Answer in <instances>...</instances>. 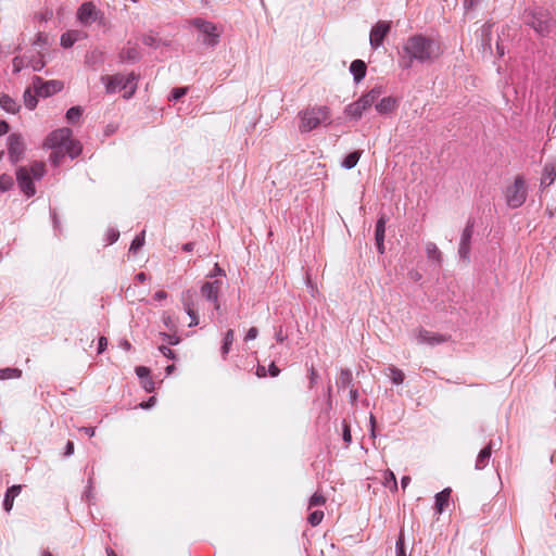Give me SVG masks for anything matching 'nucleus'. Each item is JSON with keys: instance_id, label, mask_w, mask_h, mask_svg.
<instances>
[{"instance_id": "1", "label": "nucleus", "mask_w": 556, "mask_h": 556, "mask_svg": "<svg viewBox=\"0 0 556 556\" xmlns=\"http://www.w3.org/2000/svg\"><path fill=\"white\" fill-rule=\"evenodd\" d=\"M299 130L308 132L318 126H328L331 124L330 109L326 105H315L306 108L299 113Z\"/></svg>"}, {"instance_id": "2", "label": "nucleus", "mask_w": 556, "mask_h": 556, "mask_svg": "<svg viewBox=\"0 0 556 556\" xmlns=\"http://www.w3.org/2000/svg\"><path fill=\"white\" fill-rule=\"evenodd\" d=\"M45 146L50 149L65 150L72 159L79 155L83 150L80 142L72 138V130L67 127L52 131L47 137Z\"/></svg>"}, {"instance_id": "3", "label": "nucleus", "mask_w": 556, "mask_h": 556, "mask_svg": "<svg viewBox=\"0 0 556 556\" xmlns=\"http://www.w3.org/2000/svg\"><path fill=\"white\" fill-rule=\"evenodd\" d=\"M522 21L541 36L547 35L554 25L551 12L541 7L527 9L522 15Z\"/></svg>"}, {"instance_id": "4", "label": "nucleus", "mask_w": 556, "mask_h": 556, "mask_svg": "<svg viewBox=\"0 0 556 556\" xmlns=\"http://www.w3.org/2000/svg\"><path fill=\"white\" fill-rule=\"evenodd\" d=\"M138 76L135 73L128 75L115 74L111 76H102L101 80L105 85L108 93H114L124 90L123 97L129 99L137 90Z\"/></svg>"}, {"instance_id": "5", "label": "nucleus", "mask_w": 556, "mask_h": 556, "mask_svg": "<svg viewBox=\"0 0 556 556\" xmlns=\"http://www.w3.org/2000/svg\"><path fill=\"white\" fill-rule=\"evenodd\" d=\"M382 92L383 90L381 87L372 88L367 93L363 94L357 101L349 104L344 110L345 114L353 119L361 118L363 113L380 98Z\"/></svg>"}, {"instance_id": "6", "label": "nucleus", "mask_w": 556, "mask_h": 556, "mask_svg": "<svg viewBox=\"0 0 556 556\" xmlns=\"http://www.w3.org/2000/svg\"><path fill=\"white\" fill-rule=\"evenodd\" d=\"M528 195V188L526 180L522 176H517L513 184L506 187L504 191V197L506 204L510 208H518L520 207L527 199Z\"/></svg>"}, {"instance_id": "7", "label": "nucleus", "mask_w": 556, "mask_h": 556, "mask_svg": "<svg viewBox=\"0 0 556 556\" xmlns=\"http://www.w3.org/2000/svg\"><path fill=\"white\" fill-rule=\"evenodd\" d=\"M191 24L204 36V45L214 47L218 43L220 31L217 29L215 24L202 18H194Z\"/></svg>"}, {"instance_id": "8", "label": "nucleus", "mask_w": 556, "mask_h": 556, "mask_svg": "<svg viewBox=\"0 0 556 556\" xmlns=\"http://www.w3.org/2000/svg\"><path fill=\"white\" fill-rule=\"evenodd\" d=\"M440 54L441 46L437 39L419 36V62L433 60Z\"/></svg>"}, {"instance_id": "9", "label": "nucleus", "mask_w": 556, "mask_h": 556, "mask_svg": "<svg viewBox=\"0 0 556 556\" xmlns=\"http://www.w3.org/2000/svg\"><path fill=\"white\" fill-rule=\"evenodd\" d=\"M64 85L61 80L45 81L41 77L35 76L33 79V88L36 94L40 97H50L63 89Z\"/></svg>"}, {"instance_id": "10", "label": "nucleus", "mask_w": 556, "mask_h": 556, "mask_svg": "<svg viewBox=\"0 0 556 556\" xmlns=\"http://www.w3.org/2000/svg\"><path fill=\"white\" fill-rule=\"evenodd\" d=\"M25 151V144L23 138L18 134H11L8 138V152L10 160L13 163H17L22 160Z\"/></svg>"}, {"instance_id": "11", "label": "nucleus", "mask_w": 556, "mask_h": 556, "mask_svg": "<svg viewBox=\"0 0 556 556\" xmlns=\"http://www.w3.org/2000/svg\"><path fill=\"white\" fill-rule=\"evenodd\" d=\"M391 28L390 22L379 21L370 31L369 41L374 49H377L383 42Z\"/></svg>"}, {"instance_id": "12", "label": "nucleus", "mask_w": 556, "mask_h": 556, "mask_svg": "<svg viewBox=\"0 0 556 556\" xmlns=\"http://www.w3.org/2000/svg\"><path fill=\"white\" fill-rule=\"evenodd\" d=\"M16 179L18 182V186L24 194H26L28 198L33 197L36 193L35 186L33 184V177L29 174L27 166H22L16 172Z\"/></svg>"}, {"instance_id": "13", "label": "nucleus", "mask_w": 556, "mask_h": 556, "mask_svg": "<svg viewBox=\"0 0 556 556\" xmlns=\"http://www.w3.org/2000/svg\"><path fill=\"white\" fill-rule=\"evenodd\" d=\"M222 288V281L215 280L212 282H205L201 288V294L208 301L214 303V307L219 309L220 305L218 302V293Z\"/></svg>"}, {"instance_id": "14", "label": "nucleus", "mask_w": 556, "mask_h": 556, "mask_svg": "<svg viewBox=\"0 0 556 556\" xmlns=\"http://www.w3.org/2000/svg\"><path fill=\"white\" fill-rule=\"evenodd\" d=\"M78 20L84 25H90L92 22L97 20V10L94 4L91 2H86L81 4L77 13Z\"/></svg>"}, {"instance_id": "15", "label": "nucleus", "mask_w": 556, "mask_h": 556, "mask_svg": "<svg viewBox=\"0 0 556 556\" xmlns=\"http://www.w3.org/2000/svg\"><path fill=\"white\" fill-rule=\"evenodd\" d=\"M448 340V337L438 332L431 331H419V343H425L430 346L435 344L444 343Z\"/></svg>"}, {"instance_id": "16", "label": "nucleus", "mask_w": 556, "mask_h": 556, "mask_svg": "<svg viewBox=\"0 0 556 556\" xmlns=\"http://www.w3.org/2000/svg\"><path fill=\"white\" fill-rule=\"evenodd\" d=\"M417 47L416 38L413 37L409 39V45L404 48V54L401 60V65L404 67H410L414 59L417 56L415 51Z\"/></svg>"}, {"instance_id": "17", "label": "nucleus", "mask_w": 556, "mask_h": 556, "mask_svg": "<svg viewBox=\"0 0 556 556\" xmlns=\"http://www.w3.org/2000/svg\"><path fill=\"white\" fill-rule=\"evenodd\" d=\"M21 491L22 485L20 484L12 485L7 490L3 501V508L5 511H11V509L13 508L14 500L20 495Z\"/></svg>"}, {"instance_id": "18", "label": "nucleus", "mask_w": 556, "mask_h": 556, "mask_svg": "<svg viewBox=\"0 0 556 556\" xmlns=\"http://www.w3.org/2000/svg\"><path fill=\"white\" fill-rule=\"evenodd\" d=\"M492 455V444H488L485 447H483L480 453L477 456L475 468L477 470H482L486 467V465L490 462Z\"/></svg>"}, {"instance_id": "19", "label": "nucleus", "mask_w": 556, "mask_h": 556, "mask_svg": "<svg viewBox=\"0 0 556 556\" xmlns=\"http://www.w3.org/2000/svg\"><path fill=\"white\" fill-rule=\"evenodd\" d=\"M555 178H556V162L545 164L543 173H542L541 185L544 187H548L554 182Z\"/></svg>"}, {"instance_id": "20", "label": "nucleus", "mask_w": 556, "mask_h": 556, "mask_svg": "<svg viewBox=\"0 0 556 556\" xmlns=\"http://www.w3.org/2000/svg\"><path fill=\"white\" fill-rule=\"evenodd\" d=\"M350 71L356 83H359L366 75L367 66L362 60H354L350 65Z\"/></svg>"}, {"instance_id": "21", "label": "nucleus", "mask_w": 556, "mask_h": 556, "mask_svg": "<svg viewBox=\"0 0 556 556\" xmlns=\"http://www.w3.org/2000/svg\"><path fill=\"white\" fill-rule=\"evenodd\" d=\"M396 108V100L392 97H386L376 104V110L381 114L392 112Z\"/></svg>"}, {"instance_id": "22", "label": "nucleus", "mask_w": 556, "mask_h": 556, "mask_svg": "<svg viewBox=\"0 0 556 556\" xmlns=\"http://www.w3.org/2000/svg\"><path fill=\"white\" fill-rule=\"evenodd\" d=\"M0 105L9 113H16L20 110L18 103L8 94L0 96Z\"/></svg>"}, {"instance_id": "23", "label": "nucleus", "mask_w": 556, "mask_h": 556, "mask_svg": "<svg viewBox=\"0 0 556 556\" xmlns=\"http://www.w3.org/2000/svg\"><path fill=\"white\" fill-rule=\"evenodd\" d=\"M80 38H81V33L79 30H70L62 35L61 45L64 48H70Z\"/></svg>"}, {"instance_id": "24", "label": "nucleus", "mask_w": 556, "mask_h": 556, "mask_svg": "<svg viewBox=\"0 0 556 556\" xmlns=\"http://www.w3.org/2000/svg\"><path fill=\"white\" fill-rule=\"evenodd\" d=\"M352 371L350 369H341L337 380V384L339 388L346 389L352 387Z\"/></svg>"}, {"instance_id": "25", "label": "nucleus", "mask_w": 556, "mask_h": 556, "mask_svg": "<svg viewBox=\"0 0 556 556\" xmlns=\"http://www.w3.org/2000/svg\"><path fill=\"white\" fill-rule=\"evenodd\" d=\"M361 155H362V151H359V150L348 154L342 162V166L346 169L353 168L359 161Z\"/></svg>"}, {"instance_id": "26", "label": "nucleus", "mask_w": 556, "mask_h": 556, "mask_svg": "<svg viewBox=\"0 0 556 556\" xmlns=\"http://www.w3.org/2000/svg\"><path fill=\"white\" fill-rule=\"evenodd\" d=\"M29 174L34 179H40L46 173V166L42 162H34L28 167Z\"/></svg>"}, {"instance_id": "27", "label": "nucleus", "mask_w": 556, "mask_h": 556, "mask_svg": "<svg viewBox=\"0 0 556 556\" xmlns=\"http://www.w3.org/2000/svg\"><path fill=\"white\" fill-rule=\"evenodd\" d=\"M384 232H386V218H384V216H381L376 224V230H375L376 243H383Z\"/></svg>"}, {"instance_id": "28", "label": "nucleus", "mask_w": 556, "mask_h": 556, "mask_svg": "<svg viewBox=\"0 0 556 556\" xmlns=\"http://www.w3.org/2000/svg\"><path fill=\"white\" fill-rule=\"evenodd\" d=\"M450 492L451 491L448 489H446L437 495L435 507H437L438 513H442L444 507L447 505Z\"/></svg>"}, {"instance_id": "29", "label": "nucleus", "mask_w": 556, "mask_h": 556, "mask_svg": "<svg viewBox=\"0 0 556 556\" xmlns=\"http://www.w3.org/2000/svg\"><path fill=\"white\" fill-rule=\"evenodd\" d=\"M235 340V331L233 329H228L225 333L224 343L222 345V354L225 357L230 351V346Z\"/></svg>"}, {"instance_id": "30", "label": "nucleus", "mask_w": 556, "mask_h": 556, "mask_svg": "<svg viewBox=\"0 0 556 556\" xmlns=\"http://www.w3.org/2000/svg\"><path fill=\"white\" fill-rule=\"evenodd\" d=\"M22 370L18 368H3L0 369V380L20 378Z\"/></svg>"}, {"instance_id": "31", "label": "nucleus", "mask_w": 556, "mask_h": 556, "mask_svg": "<svg viewBox=\"0 0 556 556\" xmlns=\"http://www.w3.org/2000/svg\"><path fill=\"white\" fill-rule=\"evenodd\" d=\"M327 502V498L324 494L319 492H315L309 501H308V509H312L313 507L323 506Z\"/></svg>"}, {"instance_id": "32", "label": "nucleus", "mask_w": 556, "mask_h": 556, "mask_svg": "<svg viewBox=\"0 0 556 556\" xmlns=\"http://www.w3.org/2000/svg\"><path fill=\"white\" fill-rule=\"evenodd\" d=\"M388 376L391 378L393 383L401 384L404 381V372L396 368V367H390Z\"/></svg>"}, {"instance_id": "33", "label": "nucleus", "mask_w": 556, "mask_h": 556, "mask_svg": "<svg viewBox=\"0 0 556 556\" xmlns=\"http://www.w3.org/2000/svg\"><path fill=\"white\" fill-rule=\"evenodd\" d=\"M83 110L80 106H73L66 112V119L68 123H76L80 118Z\"/></svg>"}, {"instance_id": "34", "label": "nucleus", "mask_w": 556, "mask_h": 556, "mask_svg": "<svg viewBox=\"0 0 556 556\" xmlns=\"http://www.w3.org/2000/svg\"><path fill=\"white\" fill-rule=\"evenodd\" d=\"M37 96L38 94H34L31 93L30 89H27L25 90L24 92V102H25V105L26 108H28L29 110H34L37 105Z\"/></svg>"}, {"instance_id": "35", "label": "nucleus", "mask_w": 556, "mask_h": 556, "mask_svg": "<svg viewBox=\"0 0 556 556\" xmlns=\"http://www.w3.org/2000/svg\"><path fill=\"white\" fill-rule=\"evenodd\" d=\"M323 519H324L323 510H314L307 517V521L312 527L318 526L323 521Z\"/></svg>"}, {"instance_id": "36", "label": "nucleus", "mask_w": 556, "mask_h": 556, "mask_svg": "<svg viewBox=\"0 0 556 556\" xmlns=\"http://www.w3.org/2000/svg\"><path fill=\"white\" fill-rule=\"evenodd\" d=\"M384 485L388 486L390 490L395 491L397 490V483L395 476L392 471H387L384 475Z\"/></svg>"}, {"instance_id": "37", "label": "nucleus", "mask_w": 556, "mask_h": 556, "mask_svg": "<svg viewBox=\"0 0 556 556\" xmlns=\"http://www.w3.org/2000/svg\"><path fill=\"white\" fill-rule=\"evenodd\" d=\"M52 153L50 154V161L53 165L58 166L61 164V161L66 153L65 150L62 149H52Z\"/></svg>"}, {"instance_id": "38", "label": "nucleus", "mask_w": 556, "mask_h": 556, "mask_svg": "<svg viewBox=\"0 0 556 556\" xmlns=\"http://www.w3.org/2000/svg\"><path fill=\"white\" fill-rule=\"evenodd\" d=\"M13 186V178L10 175L3 174L0 176V190L7 191Z\"/></svg>"}, {"instance_id": "39", "label": "nucleus", "mask_w": 556, "mask_h": 556, "mask_svg": "<svg viewBox=\"0 0 556 556\" xmlns=\"http://www.w3.org/2000/svg\"><path fill=\"white\" fill-rule=\"evenodd\" d=\"M185 307H186L187 314L191 317V321H190L189 326H197L199 324V320H198V317H197L193 304L192 303H186Z\"/></svg>"}, {"instance_id": "40", "label": "nucleus", "mask_w": 556, "mask_h": 556, "mask_svg": "<svg viewBox=\"0 0 556 556\" xmlns=\"http://www.w3.org/2000/svg\"><path fill=\"white\" fill-rule=\"evenodd\" d=\"M123 58H125L129 61H135L139 58V52H138L137 48H135V47L127 48L123 51Z\"/></svg>"}, {"instance_id": "41", "label": "nucleus", "mask_w": 556, "mask_h": 556, "mask_svg": "<svg viewBox=\"0 0 556 556\" xmlns=\"http://www.w3.org/2000/svg\"><path fill=\"white\" fill-rule=\"evenodd\" d=\"M396 556H406L404 548V530L401 531L400 538L396 542Z\"/></svg>"}, {"instance_id": "42", "label": "nucleus", "mask_w": 556, "mask_h": 556, "mask_svg": "<svg viewBox=\"0 0 556 556\" xmlns=\"http://www.w3.org/2000/svg\"><path fill=\"white\" fill-rule=\"evenodd\" d=\"M472 235V225L468 224L463 231L460 243H469Z\"/></svg>"}, {"instance_id": "43", "label": "nucleus", "mask_w": 556, "mask_h": 556, "mask_svg": "<svg viewBox=\"0 0 556 556\" xmlns=\"http://www.w3.org/2000/svg\"><path fill=\"white\" fill-rule=\"evenodd\" d=\"M157 41H159V39L156 38V36L152 35V34H147V35H143V37H142V42L149 47H155Z\"/></svg>"}, {"instance_id": "44", "label": "nucleus", "mask_w": 556, "mask_h": 556, "mask_svg": "<svg viewBox=\"0 0 556 556\" xmlns=\"http://www.w3.org/2000/svg\"><path fill=\"white\" fill-rule=\"evenodd\" d=\"M28 64H25L24 59L20 56H15L13 59V72L18 73L22 71L24 66H27Z\"/></svg>"}, {"instance_id": "45", "label": "nucleus", "mask_w": 556, "mask_h": 556, "mask_svg": "<svg viewBox=\"0 0 556 556\" xmlns=\"http://www.w3.org/2000/svg\"><path fill=\"white\" fill-rule=\"evenodd\" d=\"M343 440L346 444H350L352 441L351 428L350 425L343 420Z\"/></svg>"}, {"instance_id": "46", "label": "nucleus", "mask_w": 556, "mask_h": 556, "mask_svg": "<svg viewBox=\"0 0 556 556\" xmlns=\"http://www.w3.org/2000/svg\"><path fill=\"white\" fill-rule=\"evenodd\" d=\"M186 93H187V88H185V87H182V88H175L172 91V99L173 100H178L181 97H184Z\"/></svg>"}, {"instance_id": "47", "label": "nucleus", "mask_w": 556, "mask_h": 556, "mask_svg": "<svg viewBox=\"0 0 556 556\" xmlns=\"http://www.w3.org/2000/svg\"><path fill=\"white\" fill-rule=\"evenodd\" d=\"M136 374L138 375L139 378L143 379V378H148L149 375H150V369L148 367H144V366H138L136 368Z\"/></svg>"}, {"instance_id": "48", "label": "nucleus", "mask_w": 556, "mask_h": 556, "mask_svg": "<svg viewBox=\"0 0 556 556\" xmlns=\"http://www.w3.org/2000/svg\"><path fill=\"white\" fill-rule=\"evenodd\" d=\"M257 336H258V330H257V328H256V327H251V328L248 330V332H247V334H245V337H244V340H245V341L254 340V339H256V337H257Z\"/></svg>"}, {"instance_id": "49", "label": "nucleus", "mask_w": 556, "mask_h": 556, "mask_svg": "<svg viewBox=\"0 0 556 556\" xmlns=\"http://www.w3.org/2000/svg\"><path fill=\"white\" fill-rule=\"evenodd\" d=\"M318 377H319V376H318L317 370H316L314 367H312V368L309 369V387H311V388H313V387H314V384L316 383V381H317Z\"/></svg>"}, {"instance_id": "50", "label": "nucleus", "mask_w": 556, "mask_h": 556, "mask_svg": "<svg viewBox=\"0 0 556 556\" xmlns=\"http://www.w3.org/2000/svg\"><path fill=\"white\" fill-rule=\"evenodd\" d=\"M160 351H161V352H162V354H163L164 356H166L167 358H175V354H174V352H173L169 348H167V346H165V345H161V346H160Z\"/></svg>"}, {"instance_id": "51", "label": "nucleus", "mask_w": 556, "mask_h": 556, "mask_svg": "<svg viewBox=\"0 0 556 556\" xmlns=\"http://www.w3.org/2000/svg\"><path fill=\"white\" fill-rule=\"evenodd\" d=\"M268 372L271 377H277L280 374V369L273 362L268 367Z\"/></svg>"}, {"instance_id": "52", "label": "nucleus", "mask_w": 556, "mask_h": 556, "mask_svg": "<svg viewBox=\"0 0 556 556\" xmlns=\"http://www.w3.org/2000/svg\"><path fill=\"white\" fill-rule=\"evenodd\" d=\"M106 345H108V340H106V338H105V337H100V338H99L98 352H99V353H102V352L105 350Z\"/></svg>"}, {"instance_id": "53", "label": "nucleus", "mask_w": 556, "mask_h": 556, "mask_svg": "<svg viewBox=\"0 0 556 556\" xmlns=\"http://www.w3.org/2000/svg\"><path fill=\"white\" fill-rule=\"evenodd\" d=\"M481 0H465L464 7L466 10L473 9Z\"/></svg>"}, {"instance_id": "54", "label": "nucleus", "mask_w": 556, "mask_h": 556, "mask_svg": "<svg viewBox=\"0 0 556 556\" xmlns=\"http://www.w3.org/2000/svg\"><path fill=\"white\" fill-rule=\"evenodd\" d=\"M34 71H40L45 66V62L40 59L29 64Z\"/></svg>"}, {"instance_id": "55", "label": "nucleus", "mask_w": 556, "mask_h": 556, "mask_svg": "<svg viewBox=\"0 0 556 556\" xmlns=\"http://www.w3.org/2000/svg\"><path fill=\"white\" fill-rule=\"evenodd\" d=\"M266 375H267V370H266L265 366L258 365L256 368V376L258 378H264V377H266Z\"/></svg>"}, {"instance_id": "56", "label": "nucleus", "mask_w": 556, "mask_h": 556, "mask_svg": "<svg viewBox=\"0 0 556 556\" xmlns=\"http://www.w3.org/2000/svg\"><path fill=\"white\" fill-rule=\"evenodd\" d=\"M143 388L148 392H152L154 390V382L151 379H147L146 381H143Z\"/></svg>"}, {"instance_id": "57", "label": "nucleus", "mask_w": 556, "mask_h": 556, "mask_svg": "<svg viewBox=\"0 0 556 556\" xmlns=\"http://www.w3.org/2000/svg\"><path fill=\"white\" fill-rule=\"evenodd\" d=\"M468 252H469V247L468 245H462L458 253H459V256L464 260L467 258L468 256Z\"/></svg>"}, {"instance_id": "58", "label": "nucleus", "mask_w": 556, "mask_h": 556, "mask_svg": "<svg viewBox=\"0 0 556 556\" xmlns=\"http://www.w3.org/2000/svg\"><path fill=\"white\" fill-rule=\"evenodd\" d=\"M9 131V125L4 121H0V136L5 135Z\"/></svg>"}, {"instance_id": "59", "label": "nucleus", "mask_w": 556, "mask_h": 556, "mask_svg": "<svg viewBox=\"0 0 556 556\" xmlns=\"http://www.w3.org/2000/svg\"><path fill=\"white\" fill-rule=\"evenodd\" d=\"M73 453H74V442L73 441H68L67 444H66L65 455L70 456Z\"/></svg>"}, {"instance_id": "60", "label": "nucleus", "mask_w": 556, "mask_h": 556, "mask_svg": "<svg viewBox=\"0 0 556 556\" xmlns=\"http://www.w3.org/2000/svg\"><path fill=\"white\" fill-rule=\"evenodd\" d=\"M357 396H358L357 390H355V389H353L351 387V389H350V400H351V403H355L356 400H357Z\"/></svg>"}, {"instance_id": "61", "label": "nucleus", "mask_w": 556, "mask_h": 556, "mask_svg": "<svg viewBox=\"0 0 556 556\" xmlns=\"http://www.w3.org/2000/svg\"><path fill=\"white\" fill-rule=\"evenodd\" d=\"M154 402H155V397H153V396H152V397H150V399H149V401H148V402H142V403L140 404V406H141L142 408H149V407H151V406H153V405H154Z\"/></svg>"}, {"instance_id": "62", "label": "nucleus", "mask_w": 556, "mask_h": 556, "mask_svg": "<svg viewBox=\"0 0 556 556\" xmlns=\"http://www.w3.org/2000/svg\"><path fill=\"white\" fill-rule=\"evenodd\" d=\"M275 338L278 342L282 343L285 340H286V336L283 334L282 330L279 329L276 334H275Z\"/></svg>"}, {"instance_id": "63", "label": "nucleus", "mask_w": 556, "mask_h": 556, "mask_svg": "<svg viewBox=\"0 0 556 556\" xmlns=\"http://www.w3.org/2000/svg\"><path fill=\"white\" fill-rule=\"evenodd\" d=\"M166 296H167V293L165 291H163V290L156 291L154 293V299L155 300H163V299H166Z\"/></svg>"}, {"instance_id": "64", "label": "nucleus", "mask_w": 556, "mask_h": 556, "mask_svg": "<svg viewBox=\"0 0 556 556\" xmlns=\"http://www.w3.org/2000/svg\"><path fill=\"white\" fill-rule=\"evenodd\" d=\"M80 430L84 431L89 437H93L96 432L94 428L92 427H83Z\"/></svg>"}]
</instances>
